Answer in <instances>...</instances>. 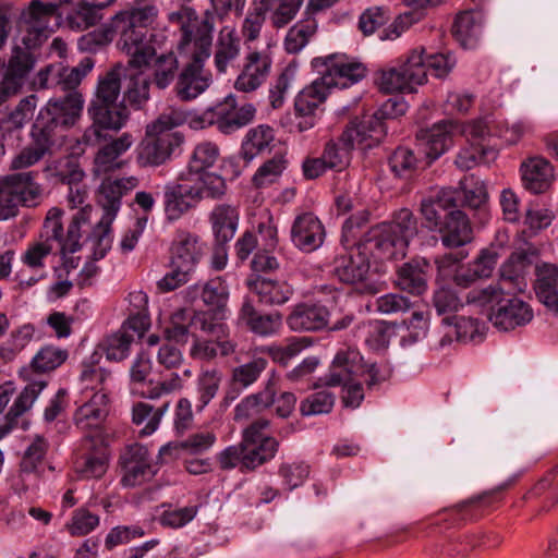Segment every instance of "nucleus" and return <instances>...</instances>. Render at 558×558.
<instances>
[{
	"mask_svg": "<svg viewBox=\"0 0 558 558\" xmlns=\"http://www.w3.org/2000/svg\"><path fill=\"white\" fill-rule=\"evenodd\" d=\"M138 180L134 177L105 179L99 186L98 204L104 210L101 219L94 228L90 239L95 242L94 255L97 259L105 257L111 245L110 226L121 208V199L136 187Z\"/></svg>",
	"mask_w": 558,
	"mask_h": 558,
	"instance_id": "0eeeda50",
	"label": "nucleus"
},
{
	"mask_svg": "<svg viewBox=\"0 0 558 558\" xmlns=\"http://www.w3.org/2000/svg\"><path fill=\"white\" fill-rule=\"evenodd\" d=\"M199 291L202 301L208 307L206 311H201L199 313L209 314V323L220 325V322L226 319L229 314V290L227 283L221 277H216L208 280L203 287L195 284L190 288L191 294H196Z\"/></svg>",
	"mask_w": 558,
	"mask_h": 558,
	"instance_id": "cd10ccee",
	"label": "nucleus"
},
{
	"mask_svg": "<svg viewBox=\"0 0 558 558\" xmlns=\"http://www.w3.org/2000/svg\"><path fill=\"white\" fill-rule=\"evenodd\" d=\"M365 220V216H351L342 226V243L354 246L350 253L338 255L333 260V274L344 283L363 281L369 270L368 257L359 250V243L354 242L355 231Z\"/></svg>",
	"mask_w": 558,
	"mask_h": 558,
	"instance_id": "9d476101",
	"label": "nucleus"
},
{
	"mask_svg": "<svg viewBox=\"0 0 558 558\" xmlns=\"http://www.w3.org/2000/svg\"><path fill=\"white\" fill-rule=\"evenodd\" d=\"M209 220L216 243L227 244L233 239L238 229L239 211L231 205L220 204L215 206Z\"/></svg>",
	"mask_w": 558,
	"mask_h": 558,
	"instance_id": "49530a36",
	"label": "nucleus"
},
{
	"mask_svg": "<svg viewBox=\"0 0 558 558\" xmlns=\"http://www.w3.org/2000/svg\"><path fill=\"white\" fill-rule=\"evenodd\" d=\"M240 318L253 333L260 337H270L278 333L282 327L283 320L281 313H260L251 302H244L242 304Z\"/></svg>",
	"mask_w": 558,
	"mask_h": 558,
	"instance_id": "a19ab883",
	"label": "nucleus"
},
{
	"mask_svg": "<svg viewBox=\"0 0 558 558\" xmlns=\"http://www.w3.org/2000/svg\"><path fill=\"white\" fill-rule=\"evenodd\" d=\"M447 219L435 230L439 232L441 243L448 248H458L473 240V229L468 215L462 210H451Z\"/></svg>",
	"mask_w": 558,
	"mask_h": 558,
	"instance_id": "f704fd0d",
	"label": "nucleus"
},
{
	"mask_svg": "<svg viewBox=\"0 0 558 558\" xmlns=\"http://www.w3.org/2000/svg\"><path fill=\"white\" fill-rule=\"evenodd\" d=\"M538 254L534 248L513 252L500 267L501 282L513 283L519 289L523 283L524 276L533 264L537 263Z\"/></svg>",
	"mask_w": 558,
	"mask_h": 558,
	"instance_id": "79ce46f5",
	"label": "nucleus"
},
{
	"mask_svg": "<svg viewBox=\"0 0 558 558\" xmlns=\"http://www.w3.org/2000/svg\"><path fill=\"white\" fill-rule=\"evenodd\" d=\"M41 196V186L33 180L32 172L0 178V219L16 216L20 206H37Z\"/></svg>",
	"mask_w": 558,
	"mask_h": 558,
	"instance_id": "1a4fd4ad",
	"label": "nucleus"
},
{
	"mask_svg": "<svg viewBox=\"0 0 558 558\" xmlns=\"http://www.w3.org/2000/svg\"><path fill=\"white\" fill-rule=\"evenodd\" d=\"M209 314L193 313L186 308H179L170 318L169 325L165 329L166 338L177 343H186L190 333L199 330H216L222 331L220 325H213L209 323Z\"/></svg>",
	"mask_w": 558,
	"mask_h": 558,
	"instance_id": "393cba45",
	"label": "nucleus"
},
{
	"mask_svg": "<svg viewBox=\"0 0 558 558\" xmlns=\"http://www.w3.org/2000/svg\"><path fill=\"white\" fill-rule=\"evenodd\" d=\"M533 316V308L527 302L505 292L497 307L488 314V319L498 330L510 331L527 325Z\"/></svg>",
	"mask_w": 558,
	"mask_h": 558,
	"instance_id": "4be33fe9",
	"label": "nucleus"
},
{
	"mask_svg": "<svg viewBox=\"0 0 558 558\" xmlns=\"http://www.w3.org/2000/svg\"><path fill=\"white\" fill-rule=\"evenodd\" d=\"M92 206L87 205L77 210L63 230L60 208L52 207L48 210L40 231V241L31 244L22 256V262L29 268H43L45 258L58 251L62 256L73 254L81 250L82 227L89 222Z\"/></svg>",
	"mask_w": 558,
	"mask_h": 558,
	"instance_id": "20e7f679",
	"label": "nucleus"
},
{
	"mask_svg": "<svg viewBox=\"0 0 558 558\" xmlns=\"http://www.w3.org/2000/svg\"><path fill=\"white\" fill-rule=\"evenodd\" d=\"M326 229L322 220L312 211L295 216L290 229V240L295 248L310 254L323 246Z\"/></svg>",
	"mask_w": 558,
	"mask_h": 558,
	"instance_id": "412c9836",
	"label": "nucleus"
},
{
	"mask_svg": "<svg viewBox=\"0 0 558 558\" xmlns=\"http://www.w3.org/2000/svg\"><path fill=\"white\" fill-rule=\"evenodd\" d=\"M357 243L359 250L376 262L403 258L408 248L407 242L384 223L371 228Z\"/></svg>",
	"mask_w": 558,
	"mask_h": 558,
	"instance_id": "4468645a",
	"label": "nucleus"
},
{
	"mask_svg": "<svg viewBox=\"0 0 558 558\" xmlns=\"http://www.w3.org/2000/svg\"><path fill=\"white\" fill-rule=\"evenodd\" d=\"M211 109L215 125L223 134H231L247 125L256 113V108L252 104L238 107L233 96H227L223 101L215 105Z\"/></svg>",
	"mask_w": 558,
	"mask_h": 558,
	"instance_id": "bb28decb",
	"label": "nucleus"
},
{
	"mask_svg": "<svg viewBox=\"0 0 558 558\" xmlns=\"http://www.w3.org/2000/svg\"><path fill=\"white\" fill-rule=\"evenodd\" d=\"M124 69L116 65L104 74L99 75L94 95L89 104H119L121 93V78Z\"/></svg>",
	"mask_w": 558,
	"mask_h": 558,
	"instance_id": "8fccbe9b",
	"label": "nucleus"
},
{
	"mask_svg": "<svg viewBox=\"0 0 558 558\" xmlns=\"http://www.w3.org/2000/svg\"><path fill=\"white\" fill-rule=\"evenodd\" d=\"M417 145L425 155L424 166H429L453 144V124L449 121L435 123L416 134Z\"/></svg>",
	"mask_w": 558,
	"mask_h": 558,
	"instance_id": "c85d7f7f",
	"label": "nucleus"
},
{
	"mask_svg": "<svg viewBox=\"0 0 558 558\" xmlns=\"http://www.w3.org/2000/svg\"><path fill=\"white\" fill-rule=\"evenodd\" d=\"M168 410L169 402H165L156 409L149 403L137 402L132 408V422L135 425L145 423L140 433L143 436H149L158 428L161 417Z\"/></svg>",
	"mask_w": 558,
	"mask_h": 558,
	"instance_id": "e2e57ef3",
	"label": "nucleus"
},
{
	"mask_svg": "<svg viewBox=\"0 0 558 558\" xmlns=\"http://www.w3.org/2000/svg\"><path fill=\"white\" fill-rule=\"evenodd\" d=\"M244 446V469L251 472L271 461L279 450L280 442L275 437H267L260 442Z\"/></svg>",
	"mask_w": 558,
	"mask_h": 558,
	"instance_id": "052dcab7",
	"label": "nucleus"
},
{
	"mask_svg": "<svg viewBox=\"0 0 558 558\" xmlns=\"http://www.w3.org/2000/svg\"><path fill=\"white\" fill-rule=\"evenodd\" d=\"M481 32L482 25L475 12L465 11L457 15L452 26V35L463 48H473Z\"/></svg>",
	"mask_w": 558,
	"mask_h": 558,
	"instance_id": "13d9d810",
	"label": "nucleus"
},
{
	"mask_svg": "<svg viewBox=\"0 0 558 558\" xmlns=\"http://www.w3.org/2000/svg\"><path fill=\"white\" fill-rule=\"evenodd\" d=\"M33 65L34 60L29 52L21 48L13 50L0 82V106L21 92Z\"/></svg>",
	"mask_w": 558,
	"mask_h": 558,
	"instance_id": "a878e982",
	"label": "nucleus"
},
{
	"mask_svg": "<svg viewBox=\"0 0 558 558\" xmlns=\"http://www.w3.org/2000/svg\"><path fill=\"white\" fill-rule=\"evenodd\" d=\"M522 473L523 472L520 471L515 474H512L490 492L462 502L459 506V511L461 512L463 519L476 520L483 515L484 509L490 506L493 502L499 501L500 494L514 486L521 477Z\"/></svg>",
	"mask_w": 558,
	"mask_h": 558,
	"instance_id": "c03bdc74",
	"label": "nucleus"
},
{
	"mask_svg": "<svg viewBox=\"0 0 558 558\" xmlns=\"http://www.w3.org/2000/svg\"><path fill=\"white\" fill-rule=\"evenodd\" d=\"M133 144L130 133H123L117 138L102 145L95 155L93 173L97 177L105 175L122 167L120 157L128 151Z\"/></svg>",
	"mask_w": 558,
	"mask_h": 558,
	"instance_id": "c9c22d12",
	"label": "nucleus"
},
{
	"mask_svg": "<svg viewBox=\"0 0 558 558\" xmlns=\"http://www.w3.org/2000/svg\"><path fill=\"white\" fill-rule=\"evenodd\" d=\"M153 70L151 84L158 89L168 88L178 78L179 61L172 50L161 51L153 57L150 64Z\"/></svg>",
	"mask_w": 558,
	"mask_h": 558,
	"instance_id": "09e8293b",
	"label": "nucleus"
},
{
	"mask_svg": "<svg viewBox=\"0 0 558 558\" xmlns=\"http://www.w3.org/2000/svg\"><path fill=\"white\" fill-rule=\"evenodd\" d=\"M84 452L76 459L74 468L80 478H101L109 465V449L101 439L86 435L83 440Z\"/></svg>",
	"mask_w": 558,
	"mask_h": 558,
	"instance_id": "b1692460",
	"label": "nucleus"
},
{
	"mask_svg": "<svg viewBox=\"0 0 558 558\" xmlns=\"http://www.w3.org/2000/svg\"><path fill=\"white\" fill-rule=\"evenodd\" d=\"M87 116L92 124L84 131L80 143L96 146L106 138L104 132H119L129 119L130 110L123 101L119 104H88Z\"/></svg>",
	"mask_w": 558,
	"mask_h": 558,
	"instance_id": "f8f14e48",
	"label": "nucleus"
},
{
	"mask_svg": "<svg viewBox=\"0 0 558 558\" xmlns=\"http://www.w3.org/2000/svg\"><path fill=\"white\" fill-rule=\"evenodd\" d=\"M534 290L537 299L549 311L558 313V267L550 263L535 265Z\"/></svg>",
	"mask_w": 558,
	"mask_h": 558,
	"instance_id": "ea45409f",
	"label": "nucleus"
},
{
	"mask_svg": "<svg viewBox=\"0 0 558 558\" xmlns=\"http://www.w3.org/2000/svg\"><path fill=\"white\" fill-rule=\"evenodd\" d=\"M84 99L76 93L52 97L39 110L32 124L31 143L12 159V169H24L39 162L63 145L66 133L81 119Z\"/></svg>",
	"mask_w": 558,
	"mask_h": 558,
	"instance_id": "f257e3e1",
	"label": "nucleus"
},
{
	"mask_svg": "<svg viewBox=\"0 0 558 558\" xmlns=\"http://www.w3.org/2000/svg\"><path fill=\"white\" fill-rule=\"evenodd\" d=\"M498 258L499 254L496 247L481 250L474 262L461 266L454 271V284L468 289L477 280L490 277Z\"/></svg>",
	"mask_w": 558,
	"mask_h": 558,
	"instance_id": "72a5a7b5",
	"label": "nucleus"
},
{
	"mask_svg": "<svg viewBox=\"0 0 558 558\" xmlns=\"http://www.w3.org/2000/svg\"><path fill=\"white\" fill-rule=\"evenodd\" d=\"M271 63V58L267 53L258 51L248 53L244 66L234 82V88L243 93L256 90L268 77Z\"/></svg>",
	"mask_w": 558,
	"mask_h": 558,
	"instance_id": "473e14b6",
	"label": "nucleus"
},
{
	"mask_svg": "<svg viewBox=\"0 0 558 558\" xmlns=\"http://www.w3.org/2000/svg\"><path fill=\"white\" fill-rule=\"evenodd\" d=\"M430 264L423 257L412 258L397 270V284L402 291L421 295L427 290Z\"/></svg>",
	"mask_w": 558,
	"mask_h": 558,
	"instance_id": "4c0bfd02",
	"label": "nucleus"
},
{
	"mask_svg": "<svg viewBox=\"0 0 558 558\" xmlns=\"http://www.w3.org/2000/svg\"><path fill=\"white\" fill-rule=\"evenodd\" d=\"M46 386L45 380H34L16 395L12 380L0 385V439L15 428L28 429L31 423L26 416Z\"/></svg>",
	"mask_w": 558,
	"mask_h": 558,
	"instance_id": "423d86ee",
	"label": "nucleus"
},
{
	"mask_svg": "<svg viewBox=\"0 0 558 558\" xmlns=\"http://www.w3.org/2000/svg\"><path fill=\"white\" fill-rule=\"evenodd\" d=\"M138 146L137 160L144 167H158L167 162L180 149L184 136L180 132L155 133Z\"/></svg>",
	"mask_w": 558,
	"mask_h": 558,
	"instance_id": "aec40b11",
	"label": "nucleus"
},
{
	"mask_svg": "<svg viewBox=\"0 0 558 558\" xmlns=\"http://www.w3.org/2000/svg\"><path fill=\"white\" fill-rule=\"evenodd\" d=\"M240 54V38L233 28L223 27L220 31L215 52V66L219 73H225L228 65Z\"/></svg>",
	"mask_w": 558,
	"mask_h": 558,
	"instance_id": "4d7b16f0",
	"label": "nucleus"
},
{
	"mask_svg": "<svg viewBox=\"0 0 558 558\" xmlns=\"http://www.w3.org/2000/svg\"><path fill=\"white\" fill-rule=\"evenodd\" d=\"M36 108V96L31 95L17 104L13 111L0 123V129L5 136L7 133H21L22 129L29 121Z\"/></svg>",
	"mask_w": 558,
	"mask_h": 558,
	"instance_id": "69168bd1",
	"label": "nucleus"
},
{
	"mask_svg": "<svg viewBox=\"0 0 558 558\" xmlns=\"http://www.w3.org/2000/svg\"><path fill=\"white\" fill-rule=\"evenodd\" d=\"M82 401L73 414V423L80 430L99 439L102 424L108 415V396L101 389Z\"/></svg>",
	"mask_w": 558,
	"mask_h": 558,
	"instance_id": "5701e85b",
	"label": "nucleus"
},
{
	"mask_svg": "<svg viewBox=\"0 0 558 558\" xmlns=\"http://www.w3.org/2000/svg\"><path fill=\"white\" fill-rule=\"evenodd\" d=\"M122 476L120 484L123 487H136L150 481L157 470L147 447L133 444L126 447L119 459Z\"/></svg>",
	"mask_w": 558,
	"mask_h": 558,
	"instance_id": "dca6fc26",
	"label": "nucleus"
},
{
	"mask_svg": "<svg viewBox=\"0 0 558 558\" xmlns=\"http://www.w3.org/2000/svg\"><path fill=\"white\" fill-rule=\"evenodd\" d=\"M274 28L289 25L299 13L304 0H259Z\"/></svg>",
	"mask_w": 558,
	"mask_h": 558,
	"instance_id": "603ef678",
	"label": "nucleus"
},
{
	"mask_svg": "<svg viewBox=\"0 0 558 558\" xmlns=\"http://www.w3.org/2000/svg\"><path fill=\"white\" fill-rule=\"evenodd\" d=\"M246 283L251 292L257 295L258 302L267 306L283 305L294 293L288 281L262 275H251Z\"/></svg>",
	"mask_w": 558,
	"mask_h": 558,
	"instance_id": "7c9ffc66",
	"label": "nucleus"
},
{
	"mask_svg": "<svg viewBox=\"0 0 558 558\" xmlns=\"http://www.w3.org/2000/svg\"><path fill=\"white\" fill-rule=\"evenodd\" d=\"M369 149L374 146L362 133L356 121H350L337 140H329L324 148L322 158L330 169H342L349 162L350 153L354 148Z\"/></svg>",
	"mask_w": 558,
	"mask_h": 558,
	"instance_id": "f3484780",
	"label": "nucleus"
},
{
	"mask_svg": "<svg viewBox=\"0 0 558 558\" xmlns=\"http://www.w3.org/2000/svg\"><path fill=\"white\" fill-rule=\"evenodd\" d=\"M498 151L483 143H471L462 148L454 160L456 166L461 170H470L481 162H489L497 157Z\"/></svg>",
	"mask_w": 558,
	"mask_h": 558,
	"instance_id": "338daca9",
	"label": "nucleus"
},
{
	"mask_svg": "<svg viewBox=\"0 0 558 558\" xmlns=\"http://www.w3.org/2000/svg\"><path fill=\"white\" fill-rule=\"evenodd\" d=\"M220 158L219 146L210 141H203L198 143L189 159L186 172H182L189 178L203 179L208 181L207 175L221 177L218 173L210 172L208 169L213 168Z\"/></svg>",
	"mask_w": 558,
	"mask_h": 558,
	"instance_id": "58836bf2",
	"label": "nucleus"
},
{
	"mask_svg": "<svg viewBox=\"0 0 558 558\" xmlns=\"http://www.w3.org/2000/svg\"><path fill=\"white\" fill-rule=\"evenodd\" d=\"M178 44L180 53L190 56L175 80L173 93L181 101H192L205 93L213 83L211 72L204 66L209 58L213 44V25L210 19L191 20L183 23Z\"/></svg>",
	"mask_w": 558,
	"mask_h": 558,
	"instance_id": "f03ea898",
	"label": "nucleus"
},
{
	"mask_svg": "<svg viewBox=\"0 0 558 558\" xmlns=\"http://www.w3.org/2000/svg\"><path fill=\"white\" fill-rule=\"evenodd\" d=\"M329 76H323L312 82L299 92L294 99V111L299 119L296 129L299 132L307 131L316 124V111L326 101L331 92Z\"/></svg>",
	"mask_w": 558,
	"mask_h": 558,
	"instance_id": "2eb2a0df",
	"label": "nucleus"
},
{
	"mask_svg": "<svg viewBox=\"0 0 558 558\" xmlns=\"http://www.w3.org/2000/svg\"><path fill=\"white\" fill-rule=\"evenodd\" d=\"M157 363L161 367L159 371L161 376H165V372L171 374H179L183 380L192 376L190 368L184 367V357L180 349L171 343H163L159 347L157 352Z\"/></svg>",
	"mask_w": 558,
	"mask_h": 558,
	"instance_id": "0e129e2a",
	"label": "nucleus"
},
{
	"mask_svg": "<svg viewBox=\"0 0 558 558\" xmlns=\"http://www.w3.org/2000/svg\"><path fill=\"white\" fill-rule=\"evenodd\" d=\"M354 337L369 350H384L389 344V327L383 320L362 322L356 325Z\"/></svg>",
	"mask_w": 558,
	"mask_h": 558,
	"instance_id": "5fc2aeb1",
	"label": "nucleus"
},
{
	"mask_svg": "<svg viewBox=\"0 0 558 558\" xmlns=\"http://www.w3.org/2000/svg\"><path fill=\"white\" fill-rule=\"evenodd\" d=\"M100 524V517L93 513L87 507L76 508L65 523L66 532L73 537L86 536Z\"/></svg>",
	"mask_w": 558,
	"mask_h": 558,
	"instance_id": "774afa93",
	"label": "nucleus"
},
{
	"mask_svg": "<svg viewBox=\"0 0 558 558\" xmlns=\"http://www.w3.org/2000/svg\"><path fill=\"white\" fill-rule=\"evenodd\" d=\"M408 110L403 98H389L371 116L355 118L356 125L373 146H377L387 135V120L397 119Z\"/></svg>",
	"mask_w": 558,
	"mask_h": 558,
	"instance_id": "a211bd4d",
	"label": "nucleus"
},
{
	"mask_svg": "<svg viewBox=\"0 0 558 558\" xmlns=\"http://www.w3.org/2000/svg\"><path fill=\"white\" fill-rule=\"evenodd\" d=\"M330 313L318 303H299L288 315L286 323L293 331H319L328 326Z\"/></svg>",
	"mask_w": 558,
	"mask_h": 558,
	"instance_id": "2f4dec72",
	"label": "nucleus"
},
{
	"mask_svg": "<svg viewBox=\"0 0 558 558\" xmlns=\"http://www.w3.org/2000/svg\"><path fill=\"white\" fill-rule=\"evenodd\" d=\"M522 181L526 190L538 194L545 192L553 179V167L544 158H530L521 167Z\"/></svg>",
	"mask_w": 558,
	"mask_h": 558,
	"instance_id": "a18cd8bd",
	"label": "nucleus"
},
{
	"mask_svg": "<svg viewBox=\"0 0 558 558\" xmlns=\"http://www.w3.org/2000/svg\"><path fill=\"white\" fill-rule=\"evenodd\" d=\"M113 0H77L75 9L69 15V22L72 27L86 29L96 25L101 19V10L109 7Z\"/></svg>",
	"mask_w": 558,
	"mask_h": 558,
	"instance_id": "3c124183",
	"label": "nucleus"
},
{
	"mask_svg": "<svg viewBox=\"0 0 558 558\" xmlns=\"http://www.w3.org/2000/svg\"><path fill=\"white\" fill-rule=\"evenodd\" d=\"M48 449V441L43 436H36L24 451L20 462L19 477L26 489L37 484Z\"/></svg>",
	"mask_w": 558,
	"mask_h": 558,
	"instance_id": "e433bc0d",
	"label": "nucleus"
},
{
	"mask_svg": "<svg viewBox=\"0 0 558 558\" xmlns=\"http://www.w3.org/2000/svg\"><path fill=\"white\" fill-rule=\"evenodd\" d=\"M59 4L44 3L40 0H32L27 11L23 12L26 34L23 44L27 49H35L46 40L51 29H48V21L58 14Z\"/></svg>",
	"mask_w": 558,
	"mask_h": 558,
	"instance_id": "6ab92c4d",
	"label": "nucleus"
},
{
	"mask_svg": "<svg viewBox=\"0 0 558 558\" xmlns=\"http://www.w3.org/2000/svg\"><path fill=\"white\" fill-rule=\"evenodd\" d=\"M274 140L275 131L269 125L259 124L250 129L241 145V156L246 162H250L257 155L269 149Z\"/></svg>",
	"mask_w": 558,
	"mask_h": 558,
	"instance_id": "864d4df0",
	"label": "nucleus"
},
{
	"mask_svg": "<svg viewBox=\"0 0 558 558\" xmlns=\"http://www.w3.org/2000/svg\"><path fill=\"white\" fill-rule=\"evenodd\" d=\"M208 181L181 173L175 182L163 186V211L167 220L177 221L204 198L220 199L227 193L223 177L207 175Z\"/></svg>",
	"mask_w": 558,
	"mask_h": 558,
	"instance_id": "39448f33",
	"label": "nucleus"
},
{
	"mask_svg": "<svg viewBox=\"0 0 558 558\" xmlns=\"http://www.w3.org/2000/svg\"><path fill=\"white\" fill-rule=\"evenodd\" d=\"M458 189L461 191L459 206L473 210L478 222L481 225L486 223L490 215L487 206L488 195L485 185L480 181H474L470 185L461 181Z\"/></svg>",
	"mask_w": 558,
	"mask_h": 558,
	"instance_id": "de8ad7c7",
	"label": "nucleus"
},
{
	"mask_svg": "<svg viewBox=\"0 0 558 558\" xmlns=\"http://www.w3.org/2000/svg\"><path fill=\"white\" fill-rule=\"evenodd\" d=\"M134 342V335L124 332L121 328L107 335L97 345V352L105 354L111 362H120L130 355L131 345Z\"/></svg>",
	"mask_w": 558,
	"mask_h": 558,
	"instance_id": "6e6d98bb",
	"label": "nucleus"
},
{
	"mask_svg": "<svg viewBox=\"0 0 558 558\" xmlns=\"http://www.w3.org/2000/svg\"><path fill=\"white\" fill-rule=\"evenodd\" d=\"M158 16V9L146 4L123 10L113 15L117 47L130 57L129 64L134 69L148 66L157 50H161L166 37L149 33Z\"/></svg>",
	"mask_w": 558,
	"mask_h": 558,
	"instance_id": "7ed1b4c3",
	"label": "nucleus"
},
{
	"mask_svg": "<svg viewBox=\"0 0 558 558\" xmlns=\"http://www.w3.org/2000/svg\"><path fill=\"white\" fill-rule=\"evenodd\" d=\"M94 65L95 62L90 57L83 58L73 68L63 66L61 63L51 64L39 71L36 84L43 89L58 88L64 92L62 97L76 93L84 99L77 87Z\"/></svg>",
	"mask_w": 558,
	"mask_h": 558,
	"instance_id": "ddd939ff",
	"label": "nucleus"
},
{
	"mask_svg": "<svg viewBox=\"0 0 558 558\" xmlns=\"http://www.w3.org/2000/svg\"><path fill=\"white\" fill-rule=\"evenodd\" d=\"M424 158H418L413 150L400 146L389 157L391 172L400 179H411L418 168H425Z\"/></svg>",
	"mask_w": 558,
	"mask_h": 558,
	"instance_id": "680f3d73",
	"label": "nucleus"
},
{
	"mask_svg": "<svg viewBox=\"0 0 558 558\" xmlns=\"http://www.w3.org/2000/svg\"><path fill=\"white\" fill-rule=\"evenodd\" d=\"M317 31V22L314 17L307 15L298 21L288 31L283 47L288 53H299L311 40Z\"/></svg>",
	"mask_w": 558,
	"mask_h": 558,
	"instance_id": "bf43d9fd",
	"label": "nucleus"
},
{
	"mask_svg": "<svg viewBox=\"0 0 558 558\" xmlns=\"http://www.w3.org/2000/svg\"><path fill=\"white\" fill-rule=\"evenodd\" d=\"M365 74L366 68L362 63L340 58L333 60L327 66L323 76H329L330 82L327 83L331 88H348L360 82Z\"/></svg>",
	"mask_w": 558,
	"mask_h": 558,
	"instance_id": "37998d69",
	"label": "nucleus"
},
{
	"mask_svg": "<svg viewBox=\"0 0 558 558\" xmlns=\"http://www.w3.org/2000/svg\"><path fill=\"white\" fill-rule=\"evenodd\" d=\"M204 247L198 235L186 230H179L171 244L170 263L194 272L204 255Z\"/></svg>",
	"mask_w": 558,
	"mask_h": 558,
	"instance_id": "c756f323",
	"label": "nucleus"
},
{
	"mask_svg": "<svg viewBox=\"0 0 558 558\" xmlns=\"http://www.w3.org/2000/svg\"><path fill=\"white\" fill-rule=\"evenodd\" d=\"M426 82L423 51H411L398 65L380 69L375 74V83L385 94L413 93L416 86Z\"/></svg>",
	"mask_w": 558,
	"mask_h": 558,
	"instance_id": "6e6552de",
	"label": "nucleus"
},
{
	"mask_svg": "<svg viewBox=\"0 0 558 558\" xmlns=\"http://www.w3.org/2000/svg\"><path fill=\"white\" fill-rule=\"evenodd\" d=\"M359 353L354 350L339 351L325 376L324 383L329 387L342 385V403L345 408L356 409L364 400L363 386L352 383V375L356 372Z\"/></svg>",
	"mask_w": 558,
	"mask_h": 558,
	"instance_id": "9b49d317",
	"label": "nucleus"
}]
</instances>
